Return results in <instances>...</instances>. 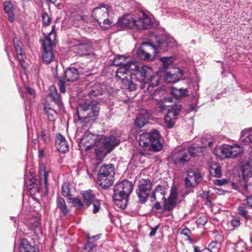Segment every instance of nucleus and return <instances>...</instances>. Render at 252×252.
Segmentation results:
<instances>
[{
  "label": "nucleus",
  "mask_w": 252,
  "mask_h": 252,
  "mask_svg": "<svg viewBox=\"0 0 252 252\" xmlns=\"http://www.w3.org/2000/svg\"><path fill=\"white\" fill-rule=\"evenodd\" d=\"M88 239L89 240L91 239H94L95 240H97V239H99V236L98 235H95V236H93L92 237H90L88 236Z\"/></svg>",
  "instance_id": "nucleus-58"
},
{
  "label": "nucleus",
  "mask_w": 252,
  "mask_h": 252,
  "mask_svg": "<svg viewBox=\"0 0 252 252\" xmlns=\"http://www.w3.org/2000/svg\"><path fill=\"white\" fill-rule=\"evenodd\" d=\"M228 182V180L226 179H216L214 181V184L219 186H221L227 184Z\"/></svg>",
  "instance_id": "nucleus-44"
},
{
  "label": "nucleus",
  "mask_w": 252,
  "mask_h": 252,
  "mask_svg": "<svg viewBox=\"0 0 252 252\" xmlns=\"http://www.w3.org/2000/svg\"><path fill=\"white\" fill-rule=\"evenodd\" d=\"M13 42L15 46V52L16 54V57L19 62L20 63V64L21 66L24 68H26V65L24 62V55H23L22 53V48L21 45L22 44L21 42H20L18 39L16 38H14L13 39Z\"/></svg>",
  "instance_id": "nucleus-20"
},
{
  "label": "nucleus",
  "mask_w": 252,
  "mask_h": 252,
  "mask_svg": "<svg viewBox=\"0 0 252 252\" xmlns=\"http://www.w3.org/2000/svg\"><path fill=\"white\" fill-rule=\"evenodd\" d=\"M43 23L44 25L47 26L50 23V19L47 13H44L42 15Z\"/></svg>",
  "instance_id": "nucleus-46"
},
{
  "label": "nucleus",
  "mask_w": 252,
  "mask_h": 252,
  "mask_svg": "<svg viewBox=\"0 0 252 252\" xmlns=\"http://www.w3.org/2000/svg\"><path fill=\"white\" fill-rule=\"evenodd\" d=\"M27 91L28 92V93L29 94H30L31 95L34 94V91L30 88H27Z\"/></svg>",
  "instance_id": "nucleus-55"
},
{
  "label": "nucleus",
  "mask_w": 252,
  "mask_h": 252,
  "mask_svg": "<svg viewBox=\"0 0 252 252\" xmlns=\"http://www.w3.org/2000/svg\"><path fill=\"white\" fill-rule=\"evenodd\" d=\"M205 251L207 252H219V248L216 247L213 249H206Z\"/></svg>",
  "instance_id": "nucleus-54"
},
{
  "label": "nucleus",
  "mask_w": 252,
  "mask_h": 252,
  "mask_svg": "<svg viewBox=\"0 0 252 252\" xmlns=\"http://www.w3.org/2000/svg\"><path fill=\"white\" fill-rule=\"evenodd\" d=\"M81 141L86 145L88 143H90L86 145L88 150L95 147L96 156L100 160H102L120 142L119 139L115 136L102 137L101 135H94L89 131L84 133Z\"/></svg>",
  "instance_id": "nucleus-2"
},
{
  "label": "nucleus",
  "mask_w": 252,
  "mask_h": 252,
  "mask_svg": "<svg viewBox=\"0 0 252 252\" xmlns=\"http://www.w3.org/2000/svg\"><path fill=\"white\" fill-rule=\"evenodd\" d=\"M200 172L196 169H189L185 179V185L187 188H194L202 180Z\"/></svg>",
  "instance_id": "nucleus-14"
},
{
  "label": "nucleus",
  "mask_w": 252,
  "mask_h": 252,
  "mask_svg": "<svg viewBox=\"0 0 252 252\" xmlns=\"http://www.w3.org/2000/svg\"><path fill=\"white\" fill-rule=\"evenodd\" d=\"M240 223V221L238 219H233L231 220V224L234 227H238Z\"/></svg>",
  "instance_id": "nucleus-50"
},
{
  "label": "nucleus",
  "mask_w": 252,
  "mask_h": 252,
  "mask_svg": "<svg viewBox=\"0 0 252 252\" xmlns=\"http://www.w3.org/2000/svg\"><path fill=\"white\" fill-rule=\"evenodd\" d=\"M209 171L212 176L219 178L221 174L220 166L216 163H211L210 165Z\"/></svg>",
  "instance_id": "nucleus-29"
},
{
  "label": "nucleus",
  "mask_w": 252,
  "mask_h": 252,
  "mask_svg": "<svg viewBox=\"0 0 252 252\" xmlns=\"http://www.w3.org/2000/svg\"><path fill=\"white\" fill-rule=\"evenodd\" d=\"M166 41L158 39L156 45H153L148 42L143 43L137 50L139 57L144 60H151L152 55L151 52L155 53L158 48L164 44H167Z\"/></svg>",
  "instance_id": "nucleus-10"
},
{
  "label": "nucleus",
  "mask_w": 252,
  "mask_h": 252,
  "mask_svg": "<svg viewBox=\"0 0 252 252\" xmlns=\"http://www.w3.org/2000/svg\"><path fill=\"white\" fill-rule=\"evenodd\" d=\"M159 137L160 134L156 130L150 133H142L139 135V143L145 150L157 152L162 149V145L159 142Z\"/></svg>",
  "instance_id": "nucleus-6"
},
{
  "label": "nucleus",
  "mask_w": 252,
  "mask_h": 252,
  "mask_svg": "<svg viewBox=\"0 0 252 252\" xmlns=\"http://www.w3.org/2000/svg\"><path fill=\"white\" fill-rule=\"evenodd\" d=\"M250 240H251V242L252 243V236L251 237Z\"/></svg>",
  "instance_id": "nucleus-64"
},
{
  "label": "nucleus",
  "mask_w": 252,
  "mask_h": 252,
  "mask_svg": "<svg viewBox=\"0 0 252 252\" xmlns=\"http://www.w3.org/2000/svg\"><path fill=\"white\" fill-rule=\"evenodd\" d=\"M164 100L165 101H168V102H172V101H173L172 98H165L164 99Z\"/></svg>",
  "instance_id": "nucleus-61"
},
{
  "label": "nucleus",
  "mask_w": 252,
  "mask_h": 252,
  "mask_svg": "<svg viewBox=\"0 0 252 252\" xmlns=\"http://www.w3.org/2000/svg\"><path fill=\"white\" fill-rule=\"evenodd\" d=\"M177 72L180 73V76L182 75V73H181V71L180 70H178Z\"/></svg>",
  "instance_id": "nucleus-63"
},
{
  "label": "nucleus",
  "mask_w": 252,
  "mask_h": 252,
  "mask_svg": "<svg viewBox=\"0 0 252 252\" xmlns=\"http://www.w3.org/2000/svg\"><path fill=\"white\" fill-rule=\"evenodd\" d=\"M174 59H175L172 57H169L160 58V60L162 63L163 65L167 67L168 65L172 63Z\"/></svg>",
  "instance_id": "nucleus-38"
},
{
  "label": "nucleus",
  "mask_w": 252,
  "mask_h": 252,
  "mask_svg": "<svg viewBox=\"0 0 252 252\" xmlns=\"http://www.w3.org/2000/svg\"><path fill=\"white\" fill-rule=\"evenodd\" d=\"M106 90V86L102 84H95L92 86L89 93L91 96H97L101 95Z\"/></svg>",
  "instance_id": "nucleus-25"
},
{
  "label": "nucleus",
  "mask_w": 252,
  "mask_h": 252,
  "mask_svg": "<svg viewBox=\"0 0 252 252\" xmlns=\"http://www.w3.org/2000/svg\"><path fill=\"white\" fill-rule=\"evenodd\" d=\"M158 228V225L156 226L154 228H153L152 229V230H151V232L149 234V235L150 236H155L156 233V232H157V231Z\"/></svg>",
  "instance_id": "nucleus-51"
},
{
  "label": "nucleus",
  "mask_w": 252,
  "mask_h": 252,
  "mask_svg": "<svg viewBox=\"0 0 252 252\" xmlns=\"http://www.w3.org/2000/svg\"><path fill=\"white\" fill-rule=\"evenodd\" d=\"M50 93L55 92L56 91V88L54 86H51L50 88Z\"/></svg>",
  "instance_id": "nucleus-57"
},
{
  "label": "nucleus",
  "mask_w": 252,
  "mask_h": 252,
  "mask_svg": "<svg viewBox=\"0 0 252 252\" xmlns=\"http://www.w3.org/2000/svg\"><path fill=\"white\" fill-rule=\"evenodd\" d=\"M165 80L168 83H175L179 81V76L175 73H171L166 72L165 76Z\"/></svg>",
  "instance_id": "nucleus-34"
},
{
  "label": "nucleus",
  "mask_w": 252,
  "mask_h": 252,
  "mask_svg": "<svg viewBox=\"0 0 252 252\" xmlns=\"http://www.w3.org/2000/svg\"><path fill=\"white\" fill-rule=\"evenodd\" d=\"M111 13V9L109 6L101 4L100 6L96 7L93 10L92 15L100 24L102 21L103 24L110 25L111 22L107 17Z\"/></svg>",
  "instance_id": "nucleus-11"
},
{
  "label": "nucleus",
  "mask_w": 252,
  "mask_h": 252,
  "mask_svg": "<svg viewBox=\"0 0 252 252\" xmlns=\"http://www.w3.org/2000/svg\"><path fill=\"white\" fill-rule=\"evenodd\" d=\"M207 138L209 139V140L205 138L202 139L203 146H201L203 147L204 149L207 146L211 147L213 144L210 136H208Z\"/></svg>",
  "instance_id": "nucleus-43"
},
{
  "label": "nucleus",
  "mask_w": 252,
  "mask_h": 252,
  "mask_svg": "<svg viewBox=\"0 0 252 252\" xmlns=\"http://www.w3.org/2000/svg\"><path fill=\"white\" fill-rule=\"evenodd\" d=\"M81 195L83 198V201L77 198L70 199L73 205L78 209L86 208L94 201V195L91 190L82 191Z\"/></svg>",
  "instance_id": "nucleus-12"
},
{
  "label": "nucleus",
  "mask_w": 252,
  "mask_h": 252,
  "mask_svg": "<svg viewBox=\"0 0 252 252\" xmlns=\"http://www.w3.org/2000/svg\"><path fill=\"white\" fill-rule=\"evenodd\" d=\"M98 174L105 175L109 178H114L115 172L113 165L112 164L102 165L99 169Z\"/></svg>",
  "instance_id": "nucleus-27"
},
{
  "label": "nucleus",
  "mask_w": 252,
  "mask_h": 252,
  "mask_svg": "<svg viewBox=\"0 0 252 252\" xmlns=\"http://www.w3.org/2000/svg\"><path fill=\"white\" fill-rule=\"evenodd\" d=\"M59 86L60 87V89L61 92H62L63 93H65V88L64 87V81L63 80H62V79L60 80V82L59 83Z\"/></svg>",
  "instance_id": "nucleus-49"
},
{
  "label": "nucleus",
  "mask_w": 252,
  "mask_h": 252,
  "mask_svg": "<svg viewBox=\"0 0 252 252\" xmlns=\"http://www.w3.org/2000/svg\"><path fill=\"white\" fill-rule=\"evenodd\" d=\"M98 102L95 101L80 103L77 109L79 120L82 123L86 124L93 122L98 114Z\"/></svg>",
  "instance_id": "nucleus-5"
},
{
  "label": "nucleus",
  "mask_w": 252,
  "mask_h": 252,
  "mask_svg": "<svg viewBox=\"0 0 252 252\" xmlns=\"http://www.w3.org/2000/svg\"><path fill=\"white\" fill-rule=\"evenodd\" d=\"M39 172L40 174L41 184H44L46 187L48 186V173L45 171V167L44 164L41 163L39 165Z\"/></svg>",
  "instance_id": "nucleus-28"
},
{
  "label": "nucleus",
  "mask_w": 252,
  "mask_h": 252,
  "mask_svg": "<svg viewBox=\"0 0 252 252\" xmlns=\"http://www.w3.org/2000/svg\"><path fill=\"white\" fill-rule=\"evenodd\" d=\"M57 205L58 208L64 216H66L69 213V210L67 208L64 200L61 198L58 197L57 199Z\"/></svg>",
  "instance_id": "nucleus-31"
},
{
  "label": "nucleus",
  "mask_w": 252,
  "mask_h": 252,
  "mask_svg": "<svg viewBox=\"0 0 252 252\" xmlns=\"http://www.w3.org/2000/svg\"><path fill=\"white\" fill-rule=\"evenodd\" d=\"M45 111L46 112L47 118L49 121H54L55 120L57 113L54 109L45 107Z\"/></svg>",
  "instance_id": "nucleus-36"
},
{
  "label": "nucleus",
  "mask_w": 252,
  "mask_h": 252,
  "mask_svg": "<svg viewBox=\"0 0 252 252\" xmlns=\"http://www.w3.org/2000/svg\"><path fill=\"white\" fill-rule=\"evenodd\" d=\"M200 252L198 247L197 246H194V252Z\"/></svg>",
  "instance_id": "nucleus-60"
},
{
  "label": "nucleus",
  "mask_w": 252,
  "mask_h": 252,
  "mask_svg": "<svg viewBox=\"0 0 252 252\" xmlns=\"http://www.w3.org/2000/svg\"><path fill=\"white\" fill-rule=\"evenodd\" d=\"M134 62V61H128L126 62V58L124 56H119L113 60V64L118 66L120 65L117 70L124 64H128L130 62Z\"/></svg>",
  "instance_id": "nucleus-33"
},
{
  "label": "nucleus",
  "mask_w": 252,
  "mask_h": 252,
  "mask_svg": "<svg viewBox=\"0 0 252 252\" xmlns=\"http://www.w3.org/2000/svg\"><path fill=\"white\" fill-rule=\"evenodd\" d=\"M203 150L204 148L202 146L193 145L188 149H184L175 153L173 156L174 162L176 164L184 165L190 159L191 156L195 157L198 155V154L202 153Z\"/></svg>",
  "instance_id": "nucleus-8"
},
{
  "label": "nucleus",
  "mask_w": 252,
  "mask_h": 252,
  "mask_svg": "<svg viewBox=\"0 0 252 252\" xmlns=\"http://www.w3.org/2000/svg\"><path fill=\"white\" fill-rule=\"evenodd\" d=\"M20 252H39L37 247L30 244L29 241L24 239L22 240L19 247Z\"/></svg>",
  "instance_id": "nucleus-21"
},
{
  "label": "nucleus",
  "mask_w": 252,
  "mask_h": 252,
  "mask_svg": "<svg viewBox=\"0 0 252 252\" xmlns=\"http://www.w3.org/2000/svg\"><path fill=\"white\" fill-rule=\"evenodd\" d=\"M98 177L99 184L104 189L110 187L113 183L114 178H109V177L100 174H98Z\"/></svg>",
  "instance_id": "nucleus-26"
},
{
  "label": "nucleus",
  "mask_w": 252,
  "mask_h": 252,
  "mask_svg": "<svg viewBox=\"0 0 252 252\" xmlns=\"http://www.w3.org/2000/svg\"><path fill=\"white\" fill-rule=\"evenodd\" d=\"M169 93L173 95L176 99H178L180 98L188 96L189 91L187 88L177 89L172 87L169 90Z\"/></svg>",
  "instance_id": "nucleus-24"
},
{
  "label": "nucleus",
  "mask_w": 252,
  "mask_h": 252,
  "mask_svg": "<svg viewBox=\"0 0 252 252\" xmlns=\"http://www.w3.org/2000/svg\"><path fill=\"white\" fill-rule=\"evenodd\" d=\"M238 209L241 216L244 217L246 220H248L250 218V216L249 215L245 207L241 206L238 207Z\"/></svg>",
  "instance_id": "nucleus-40"
},
{
  "label": "nucleus",
  "mask_w": 252,
  "mask_h": 252,
  "mask_svg": "<svg viewBox=\"0 0 252 252\" xmlns=\"http://www.w3.org/2000/svg\"><path fill=\"white\" fill-rule=\"evenodd\" d=\"M38 138L45 143H48L49 142L50 140L49 132L45 130H41L39 132L38 134Z\"/></svg>",
  "instance_id": "nucleus-35"
},
{
  "label": "nucleus",
  "mask_w": 252,
  "mask_h": 252,
  "mask_svg": "<svg viewBox=\"0 0 252 252\" xmlns=\"http://www.w3.org/2000/svg\"><path fill=\"white\" fill-rule=\"evenodd\" d=\"M66 80L68 82H74L79 77L78 69L73 67L67 68L64 71Z\"/></svg>",
  "instance_id": "nucleus-22"
},
{
  "label": "nucleus",
  "mask_w": 252,
  "mask_h": 252,
  "mask_svg": "<svg viewBox=\"0 0 252 252\" xmlns=\"http://www.w3.org/2000/svg\"><path fill=\"white\" fill-rule=\"evenodd\" d=\"M160 194L161 195H164V188L158 185L157 186L156 189L154 190L153 194H152V197L154 199H156V194Z\"/></svg>",
  "instance_id": "nucleus-39"
},
{
  "label": "nucleus",
  "mask_w": 252,
  "mask_h": 252,
  "mask_svg": "<svg viewBox=\"0 0 252 252\" xmlns=\"http://www.w3.org/2000/svg\"><path fill=\"white\" fill-rule=\"evenodd\" d=\"M244 148V147L238 145L233 146L223 145L216 148L215 150V153L217 157L221 159L234 158L241 154Z\"/></svg>",
  "instance_id": "nucleus-9"
},
{
  "label": "nucleus",
  "mask_w": 252,
  "mask_h": 252,
  "mask_svg": "<svg viewBox=\"0 0 252 252\" xmlns=\"http://www.w3.org/2000/svg\"><path fill=\"white\" fill-rule=\"evenodd\" d=\"M93 204V212L94 213H97L100 208V203L98 200H94L92 202Z\"/></svg>",
  "instance_id": "nucleus-45"
},
{
  "label": "nucleus",
  "mask_w": 252,
  "mask_h": 252,
  "mask_svg": "<svg viewBox=\"0 0 252 252\" xmlns=\"http://www.w3.org/2000/svg\"><path fill=\"white\" fill-rule=\"evenodd\" d=\"M49 95L52 98L53 100L60 107H61L62 103L60 101V97L58 94L57 93V92L55 91V92L50 93L49 94Z\"/></svg>",
  "instance_id": "nucleus-41"
},
{
  "label": "nucleus",
  "mask_w": 252,
  "mask_h": 252,
  "mask_svg": "<svg viewBox=\"0 0 252 252\" xmlns=\"http://www.w3.org/2000/svg\"><path fill=\"white\" fill-rule=\"evenodd\" d=\"M43 154H44V151L43 150H39V157L40 158H42L43 157Z\"/></svg>",
  "instance_id": "nucleus-56"
},
{
  "label": "nucleus",
  "mask_w": 252,
  "mask_h": 252,
  "mask_svg": "<svg viewBox=\"0 0 252 252\" xmlns=\"http://www.w3.org/2000/svg\"><path fill=\"white\" fill-rule=\"evenodd\" d=\"M56 145L58 150L61 153H65L68 151V145L65 138L60 133L56 135Z\"/></svg>",
  "instance_id": "nucleus-19"
},
{
  "label": "nucleus",
  "mask_w": 252,
  "mask_h": 252,
  "mask_svg": "<svg viewBox=\"0 0 252 252\" xmlns=\"http://www.w3.org/2000/svg\"><path fill=\"white\" fill-rule=\"evenodd\" d=\"M55 39L54 27H52V31L45 36L42 43V58L45 64H49L55 60V56L53 52L52 45Z\"/></svg>",
  "instance_id": "nucleus-7"
},
{
  "label": "nucleus",
  "mask_w": 252,
  "mask_h": 252,
  "mask_svg": "<svg viewBox=\"0 0 252 252\" xmlns=\"http://www.w3.org/2000/svg\"><path fill=\"white\" fill-rule=\"evenodd\" d=\"M132 189L133 184L127 180L117 184L114 188L113 200L115 205L119 208L125 209Z\"/></svg>",
  "instance_id": "nucleus-4"
},
{
  "label": "nucleus",
  "mask_w": 252,
  "mask_h": 252,
  "mask_svg": "<svg viewBox=\"0 0 252 252\" xmlns=\"http://www.w3.org/2000/svg\"><path fill=\"white\" fill-rule=\"evenodd\" d=\"M240 146H248L252 149V128L246 129L241 132Z\"/></svg>",
  "instance_id": "nucleus-17"
},
{
  "label": "nucleus",
  "mask_w": 252,
  "mask_h": 252,
  "mask_svg": "<svg viewBox=\"0 0 252 252\" xmlns=\"http://www.w3.org/2000/svg\"><path fill=\"white\" fill-rule=\"evenodd\" d=\"M117 24L133 29L144 30L151 27V20L143 11H137L120 18Z\"/></svg>",
  "instance_id": "nucleus-3"
},
{
  "label": "nucleus",
  "mask_w": 252,
  "mask_h": 252,
  "mask_svg": "<svg viewBox=\"0 0 252 252\" xmlns=\"http://www.w3.org/2000/svg\"><path fill=\"white\" fill-rule=\"evenodd\" d=\"M94 247V245L91 242H89V241H88L84 247V249L87 250L88 252H90Z\"/></svg>",
  "instance_id": "nucleus-47"
},
{
  "label": "nucleus",
  "mask_w": 252,
  "mask_h": 252,
  "mask_svg": "<svg viewBox=\"0 0 252 252\" xmlns=\"http://www.w3.org/2000/svg\"><path fill=\"white\" fill-rule=\"evenodd\" d=\"M152 183L148 179H142L139 183V189L137 193L140 202L144 203L148 199L150 189L152 188Z\"/></svg>",
  "instance_id": "nucleus-13"
},
{
  "label": "nucleus",
  "mask_w": 252,
  "mask_h": 252,
  "mask_svg": "<svg viewBox=\"0 0 252 252\" xmlns=\"http://www.w3.org/2000/svg\"><path fill=\"white\" fill-rule=\"evenodd\" d=\"M246 200L248 205L250 207H252V196L248 197Z\"/></svg>",
  "instance_id": "nucleus-52"
},
{
  "label": "nucleus",
  "mask_w": 252,
  "mask_h": 252,
  "mask_svg": "<svg viewBox=\"0 0 252 252\" xmlns=\"http://www.w3.org/2000/svg\"><path fill=\"white\" fill-rule=\"evenodd\" d=\"M177 197V189L175 187H172L171 189L169 197L164 202V207L166 210L169 211L173 209L175 205Z\"/></svg>",
  "instance_id": "nucleus-18"
},
{
  "label": "nucleus",
  "mask_w": 252,
  "mask_h": 252,
  "mask_svg": "<svg viewBox=\"0 0 252 252\" xmlns=\"http://www.w3.org/2000/svg\"><path fill=\"white\" fill-rule=\"evenodd\" d=\"M181 234L186 236L188 238V239H189L190 238L191 232L189 229L187 228H186L182 230Z\"/></svg>",
  "instance_id": "nucleus-48"
},
{
  "label": "nucleus",
  "mask_w": 252,
  "mask_h": 252,
  "mask_svg": "<svg viewBox=\"0 0 252 252\" xmlns=\"http://www.w3.org/2000/svg\"><path fill=\"white\" fill-rule=\"evenodd\" d=\"M4 9L6 13L8 16V20L10 22H12L14 21V17L13 12V6L11 3L10 1H5L4 4Z\"/></svg>",
  "instance_id": "nucleus-32"
},
{
  "label": "nucleus",
  "mask_w": 252,
  "mask_h": 252,
  "mask_svg": "<svg viewBox=\"0 0 252 252\" xmlns=\"http://www.w3.org/2000/svg\"><path fill=\"white\" fill-rule=\"evenodd\" d=\"M90 49V46L88 43L79 42L78 44L73 47V50L80 56H85L89 59L93 60L94 58V55L92 53Z\"/></svg>",
  "instance_id": "nucleus-16"
},
{
  "label": "nucleus",
  "mask_w": 252,
  "mask_h": 252,
  "mask_svg": "<svg viewBox=\"0 0 252 252\" xmlns=\"http://www.w3.org/2000/svg\"><path fill=\"white\" fill-rule=\"evenodd\" d=\"M30 182H31V184H34L35 182V179L32 177L31 179H30Z\"/></svg>",
  "instance_id": "nucleus-59"
},
{
  "label": "nucleus",
  "mask_w": 252,
  "mask_h": 252,
  "mask_svg": "<svg viewBox=\"0 0 252 252\" xmlns=\"http://www.w3.org/2000/svg\"><path fill=\"white\" fill-rule=\"evenodd\" d=\"M62 194L65 197L70 196V189L68 184H64L62 186Z\"/></svg>",
  "instance_id": "nucleus-42"
},
{
  "label": "nucleus",
  "mask_w": 252,
  "mask_h": 252,
  "mask_svg": "<svg viewBox=\"0 0 252 252\" xmlns=\"http://www.w3.org/2000/svg\"><path fill=\"white\" fill-rule=\"evenodd\" d=\"M181 109V105L180 104H177L168 110L167 114L164 118L165 124L167 127L168 128L173 127L175 125V121Z\"/></svg>",
  "instance_id": "nucleus-15"
},
{
  "label": "nucleus",
  "mask_w": 252,
  "mask_h": 252,
  "mask_svg": "<svg viewBox=\"0 0 252 252\" xmlns=\"http://www.w3.org/2000/svg\"><path fill=\"white\" fill-rule=\"evenodd\" d=\"M243 179L252 176V163L249 162L244 164L242 168Z\"/></svg>",
  "instance_id": "nucleus-30"
},
{
  "label": "nucleus",
  "mask_w": 252,
  "mask_h": 252,
  "mask_svg": "<svg viewBox=\"0 0 252 252\" xmlns=\"http://www.w3.org/2000/svg\"><path fill=\"white\" fill-rule=\"evenodd\" d=\"M149 118V114L146 111L142 110L135 120V126L139 128H141L146 124Z\"/></svg>",
  "instance_id": "nucleus-23"
},
{
  "label": "nucleus",
  "mask_w": 252,
  "mask_h": 252,
  "mask_svg": "<svg viewBox=\"0 0 252 252\" xmlns=\"http://www.w3.org/2000/svg\"><path fill=\"white\" fill-rule=\"evenodd\" d=\"M48 0L52 3H55L57 1V0Z\"/></svg>",
  "instance_id": "nucleus-62"
},
{
  "label": "nucleus",
  "mask_w": 252,
  "mask_h": 252,
  "mask_svg": "<svg viewBox=\"0 0 252 252\" xmlns=\"http://www.w3.org/2000/svg\"><path fill=\"white\" fill-rule=\"evenodd\" d=\"M217 247V243L216 242H212L209 245V248L207 249H213Z\"/></svg>",
  "instance_id": "nucleus-53"
},
{
  "label": "nucleus",
  "mask_w": 252,
  "mask_h": 252,
  "mask_svg": "<svg viewBox=\"0 0 252 252\" xmlns=\"http://www.w3.org/2000/svg\"><path fill=\"white\" fill-rule=\"evenodd\" d=\"M127 76L144 84L148 83L147 89L151 92V89L158 86L160 80L158 74L155 73L151 66L140 65L135 61L124 64L116 71L117 78L125 80Z\"/></svg>",
  "instance_id": "nucleus-1"
},
{
  "label": "nucleus",
  "mask_w": 252,
  "mask_h": 252,
  "mask_svg": "<svg viewBox=\"0 0 252 252\" xmlns=\"http://www.w3.org/2000/svg\"><path fill=\"white\" fill-rule=\"evenodd\" d=\"M127 76H126V80H122V79H121V80H122V81L124 83H125L126 85L127 86L126 89H128L130 92L135 91L136 88V85L132 81H129L128 80ZM118 79L120 80V78Z\"/></svg>",
  "instance_id": "nucleus-37"
}]
</instances>
